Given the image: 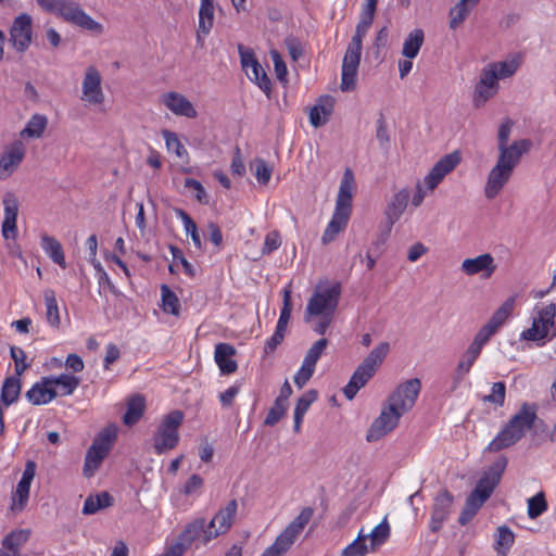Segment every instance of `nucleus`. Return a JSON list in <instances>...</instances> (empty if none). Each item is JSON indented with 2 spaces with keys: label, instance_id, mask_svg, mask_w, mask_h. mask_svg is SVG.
Listing matches in <instances>:
<instances>
[{
  "label": "nucleus",
  "instance_id": "obj_19",
  "mask_svg": "<svg viewBox=\"0 0 556 556\" xmlns=\"http://www.w3.org/2000/svg\"><path fill=\"white\" fill-rule=\"evenodd\" d=\"M238 504L236 500L228 502L226 507L220 508L214 518L208 522L211 531L206 539H214L220 534L226 533L232 526L233 519L237 514Z\"/></svg>",
  "mask_w": 556,
  "mask_h": 556
},
{
  "label": "nucleus",
  "instance_id": "obj_27",
  "mask_svg": "<svg viewBox=\"0 0 556 556\" xmlns=\"http://www.w3.org/2000/svg\"><path fill=\"white\" fill-rule=\"evenodd\" d=\"M355 187L354 174L350 168L343 173L339 192L336 200V208L344 210L352 213L353 191Z\"/></svg>",
  "mask_w": 556,
  "mask_h": 556
},
{
  "label": "nucleus",
  "instance_id": "obj_56",
  "mask_svg": "<svg viewBox=\"0 0 556 556\" xmlns=\"http://www.w3.org/2000/svg\"><path fill=\"white\" fill-rule=\"evenodd\" d=\"M288 403L275 400L265 417L264 424L269 427L275 426L286 415Z\"/></svg>",
  "mask_w": 556,
  "mask_h": 556
},
{
  "label": "nucleus",
  "instance_id": "obj_46",
  "mask_svg": "<svg viewBox=\"0 0 556 556\" xmlns=\"http://www.w3.org/2000/svg\"><path fill=\"white\" fill-rule=\"evenodd\" d=\"M43 296H45V303H46V307H47V312H46L47 321L52 327H59L60 314H59V307H58L55 293L53 290H46Z\"/></svg>",
  "mask_w": 556,
  "mask_h": 556
},
{
  "label": "nucleus",
  "instance_id": "obj_51",
  "mask_svg": "<svg viewBox=\"0 0 556 556\" xmlns=\"http://www.w3.org/2000/svg\"><path fill=\"white\" fill-rule=\"evenodd\" d=\"M513 307L514 300H507L500 308L496 309V312L492 315V317L486 324L497 331L510 315Z\"/></svg>",
  "mask_w": 556,
  "mask_h": 556
},
{
  "label": "nucleus",
  "instance_id": "obj_54",
  "mask_svg": "<svg viewBox=\"0 0 556 556\" xmlns=\"http://www.w3.org/2000/svg\"><path fill=\"white\" fill-rule=\"evenodd\" d=\"M328 343V340L325 338L317 340L306 352L303 362L315 367L318 359L327 349Z\"/></svg>",
  "mask_w": 556,
  "mask_h": 556
},
{
  "label": "nucleus",
  "instance_id": "obj_32",
  "mask_svg": "<svg viewBox=\"0 0 556 556\" xmlns=\"http://www.w3.org/2000/svg\"><path fill=\"white\" fill-rule=\"evenodd\" d=\"M25 155V148L22 141H14L0 159V168L5 172L14 170Z\"/></svg>",
  "mask_w": 556,
  "mask_h": 556
},
{
  "label": "nucleus",
  "instance_id": "obj_48",
  "mask_svg": "<svg viewBox=\"0 0 556 556\" xmlns=\"http://www.w3.org/2000/svg\"><path fill=\"white\" fill-rule=\"evenodd\" d=\"M47 127V117L43 115L35 114L27 123L26 127L22 130V136L29 138H39Z\"/></svg>",
  "mask_w": 556,
  "mask_h": 556
},
{
  "label": "nucleus",
  "instance_id": "obj_62",
  "mask_svg": "<svg viewBox=\"0 0 556 556\" xmlns=\"http://www.w3.org/2000/svg\"><path fill=\"white\" fill-rule=\"evenodd\" d=\"M162 136L165 140L166 147L169 151H173L177 156H181L184 153H186V149L180 142L178 136L170 131V130H163Z\"/></svg>",
  "mask_w": 556,
  "mask_h": 556
},
{
  "label": "nucleus",
  "instance_id": "obj_53",
  "mask_svg": "<svg viewBox=\"0 0 556 556\" xmlns=\"http://www.w3.org/2000/svg\"><path fill=\"white\" fill-rule=\"evenodd\" d=\"M314 515L312 507H304L300 514L288 525V529L300 535Z\"/></svg>",
  "mask_w": 556,
  "mask_h": 556
},
{
  "label": "nucleus",
  "instance_id": "obj_23",
  "mask_svg": "<svg viewBox=\"0 0 556 556\" xmlns=\"http://www.w3.org/2000/svg\"><path fill=\"white\" fill-rule=\"evenodd\" d=\"M377 2L378 0H366L359 16V22L355 28V34L349 45L363 48V39L367 35L375 18Z\"/></svg>",
  "mask_w": 556,
  "mask_h": 556
},
{
  "label": "nucleus",
  "instance_id": "obj_13",
  "mask_svg": "<svg viewBox=\"0 0 556 556\" xmlns=\"http://www.w3.org/2000/svg\"><path fill=\"white\" fill-rule=\"evenodd\" d=\"M31 16L26 13H22L18 16H16L12 23V26L10 28L9 42L17 52L23 53L29 48L31 43Z\"/></svg>",
  "mask_w": 556,
  "mask_h": 556
},
{
  "label": "nucleus",
  "instance_id": "obj_41",
  "mask_svg": "<svg viewBox=\"0 0 556 556\" xmlns=\"http://www.w3.org/2000/svg\"><path fill=\"white\" fill-rule=\"evenodd\" d=\"M366 540H370V551L375 552L379 546L384 544L390 536V526L387 519L377 525L370 533H365Z\"/></svg>",
  "mask_w": 556,
  "mask_h": 556
},
{
  "label": "nucleus",
  "instance_id": "obj_58",
  "mask_svg": "<svg viewBox=\"0 0 556 556\" xmlns=\"http://www.w3.org/2000/svg\"><path fill=\"white\" fill-rule=\"evenodd\" d=\"M318 392L314 389L306 391L302 396H300L296 401L294 407V415L302 416L306 414L309 406L317 400Z\"/></svg>",
  "mask_w": 556,
  "mask_h": 556
},
{
  "label": "nucleus",
  "instance_id": "obj_44",
  "mask_svg": "<svg viewBox=\"0 0 556 556\" xmlns=\"http://www.w3.org/2000/svg\"><path fill=\"white\" fill-rule=\"evenodd\" d=\"M31 482L20 480L16 485V490L12 497V506L11 509L14 511H21L24 509L28 502L29 491H30Z\"/></svg>",
  "mask_w": 556,
  "mask_h": 556
},
{
  "label": "nucleus",
  "instance_id": "obj_1",
  "mask_svg": "<svg viewBox=\"0 0 556 556\" xmlns=\"http://www.w3.org/2000/svg\"><path fill=\"white\" fill-rule=\"evenodd\" d=\"M535 404L522 403L519 410L510 417L504 428L489 443L485 451L496 453L520 441L525 433L534 426L538 419Z\"/></svg>",
  "mask_w": 556,
  "mask_h": 556
},
{
  "label": "nucleus",
  "instance_id": "obj_21",
  "mask_svg": "<svg viewBox=\"0 0 556 556\" xmlns=\"http://www.w3.org/2000/svg\"><path fill=\"white\" fill-rule=\"evenodd\" d=\"M460 269L468 276L481 274L483 278H490L496 269L494 257L490 253L480 254L477 257L463 261Z\"/></svg>",
  "mask_w": 556,
  "mask_h": 556
},
{
  "label": "nucleus",
  "instance_id": "obj_22",
  "mask_svg": "<svg viewBox=\"0 0 556 556\" xmlns=\"http://www.w3.org/2000/svg\"><path fill=\"white\" fill-rule=\"evenodd\" d=\"M4 219L2 223V236L5 239H14L17 235L16 219L18 214V200L12 192L3 197Z\"/></svg>",
  "mask_w": 556,
  "mask_h": 556
},
{
  "label": "nucleus",
  "instance_id": "obj_34",
  "mask_svg": "<svg viewBox=\"0 0 556 556\" xmlns=\"http://www.w3.org/2000/svg\"><path fill=\"white\" fill-rule=\"evenodd\" d=\"M146 409V401L141 395H134L127 402V409L123 421L127 426H132L139 421Z\"/></svg>",
  "mask_w": 556,
  "mask_h": 556
},
{
  "label": "nucleus",
  "instance_id": "obj_33",
  "mask_svg": "<svg viewBox=\"0 0 556 556\" xmlns=\"http://www.w3.org/2000/svg\"><path fill=\"white\" fill-rule=\"evenodd\" d=\"M425 41V33L420 28L412 30L403 42L402 54L406 59H415Z\"/></svg>",
  "mask_w": 556,
  "mask_h": 556
},
{
  "label": "nucleus",
  "instance_id": "obj_29",
  "mask_svg": "<svg viewBox=\"0 0 556 556\" xmlns=\"http://www.w3.org/2000/svg\"><path fill=\"white\" fill-rule=\"evenodd\" d=\"M214 25V3L213 0H201L199 10V25L197 31V41L203 45L202 36H207Z\"/></svg>",
  "mask_w": 556,
  "mask_h": 556
},
{
  "label": "nucleus",
  "instance_id": "obj_4",
  "mask_svg": "<svg viewBox=\"0 0 556 556\" xmlns=\"http://www.w3.org/2000/svg\"><path fill=\"white\" fill-rule=\"evenodd\" d=\"M521 157L498 155L495 165L490 169L484 185V197L495 199L513 177Z\"/></svg>",
  "mask_w": 556,
  "mask_h": 556
},
{
  "label": "nucleus",
  "instance_id": "obj_16",
  "mask_svg": "<svg viewBox=\"0 0 556 556\" xmlns=\"http://www.w3.org/2000/svg\"><path fill=\"white\" fill-rule=\"evenodd\" d=\"M454 496L446 489L441 490L433 501L431 518L429 522V528L432 532H438L441 530L443 523L448 519L452 507H453Z\"/></svg>",
  "mask_w": 556,
  "mask_h": 556
},
{
  "label": "nucleus",
  "instance_id": "obj_63",
  "mask_svg": "<svg viewBox=\"0 0 556 556\" xmlns=\"http://www.w3.org/2000/svg\"><path fill=\"white\" fill-rule=\"evenodd\" d=\"M10 354L15 363V375L21 376L29 367V365L25 363L26 353L21 348L11 346Z\"/></svg>",
  "mask_w": 556,
  "mask_h": 556
},
{
  "label": "nucleus",
  "instance_id": "obj_20",
  "mask_svg": "<svg viewBox=\"0 0 556 556\" xmlns=\"http://www.w3.org/2000/svg\"><path fill=\"white\" fill-rule=\"evenodd\" d=\"M211 531L208 523L204 518H197L188 523L185 530L180 533L178 541L175 544H182L185 552L193 543L199 541L201 544H207L212 539H206Z\"/></svg>",
  "mask_w": 556,
  "mask_h": 556
},
{
  "label": "nucleus",
  "instance_id": "obj_30",
  "mask_svg": "<svg viewBox=\"0 0 556 556\" xmlns=\"http://www.w3.org/2000/svg\"><path fill=\"white\" fill-rule=\"evenodd\" d=\"M350 216L351 212L334 207L331 220L327 225L321 237V241L324 244H328L334 240L337 235L346 227Z\"/></svg>",
  "mask_w": 556,
  "mask_h": 556
},
{
  "label": "nucleus",
  "instance_id": "obj_25",
  "mask_svg": "<svg viewBox=\"0 0 556 556\" xmlns=\"http://www.w3.org/2000/svg\"><path fill=\"white\" fill-rule=\"evenodd\" d=\"M58 396V390L52 387L50 377H43L36 382L27 392L26 399L33 405H42L51 402Z\"/></svg>",
  "mask_w": 556,
  "mask_h": 556
},
{
  "label": "nucleus",
  "instance_id": "obj_42",
  "mask_svg": "<svg viewBox=\"0 0 556 556\" xmlns=\"http://www.w3.org/2000/svg\"><path fill=\"white\" fill-rule=\"evenodd\" d=\"M175 214L178 218L181 219L185 231L187 235L191 237L194 247L199 250H202L203 244L200 238V233L198 231V226L194 223V220L182 208H175Z\"/></svg>",
  "mask_w": 556,
  "mask_h": 556
},
{
  "label": "nucleus",
  "instance_id": "obj_38",
  "mask_svg": "<svg viewBox=\"0 0 556 556\" xmlns=\"http://www.w3.org/2000/svg\"><path fill=\"white\" fill-rule=\"evenodd\" d=\"M30 531L27 529H18L7 534L2 540V547L5 551H20L29 540Z\"/></svg>",
  "mask_w": 556,
  "mask_h": 556
},
{
  "label": "nucleus",
  "instance_id": "obj_37",
  "mask_svg": "<svg viewBox=\"0 0 556 556\" xmlns=\"http://www.w3.org/2000/svg\"><path fill=\"white\" fill-rule=\"evenodd\" d=\"M478 2L479 0H459L450 11V27L456 29Z\"/></svg>",
  "mask_w": 556,
  "mask_h": 556
},
{
  "label": "nucleus",
  "instance_id": "obj_9",
  "mask_svg": "<svg viewBox=\"0 0 556 556\" xmlns=\"http://www.w3.org/2000/svg\"><path fill=\"white\" fill-rule=\"evenodd\" d=\"M421 390V381L413 378L401 383L388 397L391 410L404 415L413 408Z\"/></svg>",
  "mask_w": 556,
  "mask_h": 556
},
{
  "label": "nucleus",
  "instance_id": "obj_61",
  "mask_svg": "<svg viewBox=\"0 0 556 556\" xmlns=\"http://www.w3.org/2000/svg\"><path fill=\"white\" fill-rule=\"evenodd\" d=\"M476 359L470 356H467L466 353L463 354L460 361L457 364L455 376H454V387L456 389L457 384L463 380V378L470 371L472 365Z\"/></svg>",
  "mask_w": 556,
  "mask_h": 556
},
{
  "label": "nucleus",
  "instance_id": "obj_35",
  "mask_svg": "<svg viewBox=\"0 0 556 556\" xmlns=\"http://www.w3.org/2000/svg\"><path fill=\"white\" fill-rule=\"evenodd\" d=\"M113 505V497L109 492H101L96 495H89L85 500L83 514L84 515H93L101 509L110 507Z\"/></svg>",
  "mask_w": 556,
  "mask_h": 556
},
{
  "label": "nucleus",
  "instance_id": "obj_10",
  "mask_svg": "<svg viewBox=\"0 0 556 556\" xmlns=\"http://www.w3.org/2000/svg\"><path fill=\"white\" fill-rule=\"evenodd\" d=\"M241 66L249 79L255 83L260 89L269 94L271 83L263 66L258 63L252 49L238 45Z\"/></svg>",
  "mask_w": 556,
  "mask_h": 556
},
{
  "label": "nucleus",
  "instance_id": "obj_7",
  "mask_svg": "<svg viewBox=\"0 0 556 556\" xmlns=\"http://www.w3.org/2000/svg\"><path fill=\"white\" fill-rule=\"evenodd\" d=\"M556 304L549 303L538 308V316L534 317L531 328L521 333V338L529 341L544 340L548 336L556 337Z\"/></svg>",
  "mask_w": 556,
  "mask_h": 556
},
{
  "label": "nucleus",
  "instance_id": "obj_15",
  "mask_svg": "<svg viewBox=\"0 0 556 556\" xmlns=\"http://www.w3.org/2000/svg\"><path fill=\"white\" fill-rule=\"evenodd\" d=\"M401 416L397 410H391L390 404L388 403V406L383 407L379 417L371 424L366 440L368 442L380 440L399 425Z\"/></svg>",
  "mask_w": 556,
  "mask_h": 556
},
{
  "label": "nucleus",
  "instance_id": "obj_50",
  "mask_svg": "<svg viewBox=\"0 0 556 556\" xmlns=\"http://www.w3.org/2000/svg\"><path fill=\"white\" fill-rule=\"evenodd\" d=\"M292 312L291 291L283 290V304L280 316L276 326V330L286 332Z\"/></svg>",
  "mask_w": 556,
  "mask_h": 556
},
{
  "label": "nucleus",
  "instance_id": "obj_11",
  "mask_svg": "<svg viewBox=\"0 0 556 556\" xmlns=\"http://www.w3.org/2000/svg\"><path fill=\"white\" fill-rule=\"evenodd\" d=\"M513 126L514 122L509 118L500 125L497 134L498 155L522 157L530 150L532 142L529 139H519L509 143Z\"/></svg>",
  "mask_w": 556,
  "mask_h": 556
},
{
  "label": "nucleus",
  "instance_id": "obj_24",
  "mask_svg": "<svg viewBox=\"0 0 556 556\" xmlns=\"http://www.w3.org/2000/svg\"><path fill=\"white\" fill-rule=\"evenodd\" d=\"M162 103L175 115L195 118L198 112L193 104L181 93L170 91L162 96Z\"/></svg>",
  "mask_w": 556,
  "mask_h": 556
},
{
  "label": "nucleus",
  "instance_id": "obj_5",
  "mask_svg": "<svg viewBox=\"0 0 556 556\" xmlns=\"http://www.w3.org/2000/svg\"><path fill=\"white\" fill-rule=\"evenodd\" d=\"M340 295L341 286L338 282L317 288L306 305L305 321H309L314 315H334Z\"/></svg>",
  "mask_w": 556,
  "mask_h": 556
},
{
  "label": "nucleus",
  "instance_id": "obj_59",
  "mask_svg": "<svg viewBox=\"0 0 556 556\" xmlns=\"http://www.w3.org/2000/svg\"><path fill=\"white\" fill-rule=\"evenodd\" d=\"M488 65L490 66V68L495 71V74L498 77V79H505L513 76L518 68V63L514 60L490 63Z\"/></svg>",
  "mask_w": 556,
  "mask_h": 556
},
{
  "label": "nucleus",
  "instance_id": "obj_45",
  "mask_svg": "<svg viewBox=\"0 0 556 556\" xmlns=\"http://www.w3.org/2000/svg\"><path fill=\"white\" fill-rule=\"evenodd\" d=\"M331 113L332 104L330 102L326 104L317 103L309 111V123L316 128L320 127L328 122Z\"/></svg>",
  "mask_w": 556,
  "mask_h": 556
},
{
  "label": "nucleus",
  "instance_id": "obj_47",
  "mask_svg": "<svg viewBox=\"0 0 556 556\" xmlns=\"http://www.w3.org/2000/svg\"><path fill=\"white\" fill-rule=\"evenodd\" d=\"M161 295L163 311L174 316H178L180 311V303L177 295L166 285H162Z\"/></svg>",
  "mask_w": 556,
  "mask_h": 556
},
{
  "label": "nucleus",
  "instance_id": "obj_28",
  "mask_svg": "<svg viewBox=\"0 0 556 556\" xmlns=\"http://www.w3.org/2000/svg\"><path fill=\"white\" fill-rule=\"evenodd\" d=\"M236 354V349L228 343H218L215 346V362L219 367L223 375H230L238 368L237 362L232 359Z\"/></svg>",
  "mask_w": 556,
  "mask_h": 556
},
{
  "label": "nucleus",
  "instance_id": "obj_57",
  "mask_svg": "<svg viewBox=\"0 0 556 556\" xmlns=\"http://www.w3.org/2000/svg\"><path fill=\"white\" fill-rule=\"evenodd\" d=\"M251 168L260 184L266 185L269 181L273 169L266 161L263 159H255L251 164Z\"/></svg>",
  "mask_w": 556,
  "mask_h": 556
},
{
  "label": "nucleus",
  "instance_id": "obj_26",
  "mask_svg": "<svg viewBox=\"0 0 556 556\" xmlns=\"http://www.w3.org/2000/svg\"><path fill=\"white\" fill-rule=\"evenodd\" d=\"M408 189H402L396 192L389 202L386 210V218L388 223L387 233L391 231L392 226L400 219L409 200Z\"/></svg>",
  "mask_w": 556,
  "mask_h": 556
},
{
  "label": "nucleus",
  "instance_id": "obj_36",
  "mask_svg": "<svg viewBox=\"0 0 556 556\" xmlns=\"http://www.w3.org/2000/svg\"><path fill=\"white\" fill-rule=\"evenodd\" d=\"M41 248L55 264L60 265L62 268L66 267L62 245L55 238L43 235L41 237Z\"/></svg>",
  "mask_w": 556,
  "mask_h": 556
},
{
  "label": "nucleus",
  "instance_id": "obj_6",
  "mask_svg": "<svg viewBox=\"0 0 556 556\" xmlns=\"http://www.w3.org/2000/svg\"><path fill=\"white\" fill-rule=\"evenodd\" d=\"M115 439L116 431L111 428L103 429L94 438L85 456V464L83 468V473L85 477L90 478L94 475V472L101 466L103 459L111 451Z\"/></svg>",
  "mask_w": 556,
  "mask_h": 556
},
{
  "label": "nucleus",
  "instance_id": "obj_31",
  "mask_svg": "<svg viewBox=\"0 0 556 556\" xmlns=\"http://www.w3.org/2000/svg\"><path fill=\"white\" fill-rule=\"evenodd\" d=\"M298 536L299 535L286 528L261 556H282L290 549Z\"/></svg>",
  "mask_w": 556,
  "mask_h": 556
},
{
  "label": "nucleus",
  "instance_id": "obj_40",
  "mask_svg": "<svg viewBox=\"0 0 556 556\" xmlns=\"http://www.w3.org/2000/svg\"><path fill=\"white\" fill-rule=\"evenodd\" d=\"M49 377H50L52 387L55 389L56 388L60 389L58 391V395L73 394V392L77 389V387L79 386V382H80L79 378L72 376V375H66V374H61L58 377H54V376H49Z\"/></svg>",
  "mask_w": 556,
  "mask_h": 556
},
{
  "label": "nucleus",
  "instance_id": "obj_49",
  "mask_svg": "<svg viewBox=\"0 0 556 556\" xmlns=\"http://www.w3.org/2000/svg\"><path fill=\"white\" fill-rule=\"evenodd\" d=\"M368 552L369 547L366 544L365 532L362 529L357 538L342 551L341 556H365Z\"/></svg>",
  "mask_w": 556,
  "mask_h": 556
},
{
  "label": "nucleus",
  "instance_id": "obj_52",
  "mask_svg": "<svg viewBox=\"0 0 556 556\" xmlns=\"http://www.w3.org/2000/svg\"><path fill=\"white\" fill-rule=\"evenodd\" d=\"M547 510V502L543 492H539L528 500V516L535 519Z\"/></svg>",
  "mask_w": 556,
  "mask_h": 556
},
{
  "label": "nucleus",
  "instance_id": "obj_2",
  "mask_svg": "<svg viewBox=\"0 0 556 556\" xmlns=\"http://www.w3.org/2000/svg\"><path fill=\"white\" fill-rule=\"evenodd\" d=\"M389 351L390 344L388 342H381L363 359L353 372L349 383L343 389V393L348 400H353L357 392L372 378Z\"/></svg>",
  "mask_w": 556,
  "mask_h": 556
},
{
  "label": "nucleus",
  "instance_id": "obj_17",
  "mask_svg": "<svg viewBox=\"0 0 556 556\" xmlns=\"http://www.w3.org/2000/svg\"><path fill=\"white\" fill-rule=\"evenodd\" d=\"M101 83L102 78L99 71L94 66L87 67L81 85V100L89 104H102L104 102V93Z\"/></svg>",
  "mask_w": 556,
  "mask_h": 556
},
{
  "label": "nucleus",
  "instance_id": "obj_14",
  "mask_svg": "<svg viewBox=\"0 0 556 556\" xmlns=\"http://www.w3.org/2000/svg\"><path fill=\"white\" fill-rule=\"evenodd\" d=\"M362 48L349 45L342 62L341 90L351 91L356 86V75L361 62Z\"/></svg>",
  "mask_w": 556,
  "mask_h": 556
},
{
  "label": "nucleus",
  "instance_id": "obj_55",
  "mask_svg": "<svg viewBox=\"0 0 556 556\" xmlns=\"http://www.w3.org/2000/svg\"><path fill=\"white\" fill-rule=\"evenodd\" d=\"M497 93L496 90L482 85L481 83H477L473 90L472 103L476 108L483 106L486 101L492 99Z\"/></svg>",
  "mask_w": 556,
  "mask_h": 556
},
{
  "label": "nucleus",
  "instance_id": "obj_12",
  "mask_svg": "<svg viewBox=\"0 0 556 556\" xmlns=\"http://www.w3.org/2000/svg\"><path fill=\"white\" fill-rule=\"evenodd\" d=\"M507 463L508 460L505 456H500L488 468V470L484 471L483 476L479 479L471 492L486 501L500 483L502 476L507 467Z\"/></svg>",
  "mask_w": 556,
  "mask_h": 556
},
{
  "label": "nucleus",
  "instance_id": "obj_8",
  "mask_svg": "<svg viewBox=\"0 0 556 556\" xmlns=\"http://www.w3.org/2000/svg\"><path fill=\"white\" fill-rule=\"evenodd\" d=\"M56 15L62 17L65 22L96 35H101L104 30L102 24L94 21L81 9L79 3L73 0H61Z\"/></svg>",
  "mask_w": 556,
  "mask_h": 556
},
{
  "label": "nucleus",
  "instance_id": "obj_64",
  "mask_svg": "<svg viewBox=\"0 0 556 556\" xmlns=\"http://www.w3.org/2000/svg\"><path fill=\"white\" fill-rule=\"evenodd\" d=\"M314 371V366L307 365L306 363L303 362L301 368L294 376V383L296 384V387L299 389H302L312 378Z\"/></svg>",
  "mask_w": 556,
  "mask_h": 556
},
{
  "label": "nucleus",
  "instance_id": "obj_60",
  "mask_svg": "<svg viewBox=\"0 0 556 556\" xmlns=\"http://www.w3.org/2000/svg\"><path fill=\"white\" fill-rule=\"evenodd\" d=\"M506 395V386L504 382L498 381L493 383L491 393L483 397L484 402L492 403L496 406H503Z\"/></svg>",
  "mask_w": 556,
  "mask_h": 556
},
{
  "label": "nucleus",
  "instance_id": "obj_39",
  "mask_svg": "<svg viewBox=\"0 0 556 556\" xmlns=\"http://www.w3.org/2000/svg\"><path fill=\"white\" fill-rule=\"evenodd\" d=\"M21 392V379L20 376L8 377L2 386L1 401L5 406L13 404Z\"/></svg>",
  "mask_w": 556,
  "mask_h": 556
},
{
  "label": "nucleus",
  "instance_id": "obj_43",
  "mask_svg": "<svg viewBox=\"0 0 556 556\" xmlns=\"http://www.w3.org/2000/svg\"><path fill=\"white\" fill-rule=\"evenodd\" d=\"M514 541L515 535L513 531L506 526H501L497 528L494 548L498 555L506 556L507 552L514 544Z\"/></svg>",
  "mask_w": 556,
  "mask_h": 556
},
{
  "label": "nucleus",
  "instance_id": "obj_3",
  "mask_svg": "<svg viewBox=\"0 0 556 556\" xmlns=\"http://www.w3.org/2000/svg\"><path fill=\"white\" fill-rule=\"evenodd\" d=\"M181 410H173L165 415L153 434V450L162 455L174 450L179 443V427L184 421Z\"/></svg>",
  "mask_w": 556,
  "mask_h": 556
},
{
  "label": "nucleus",
  "instance_id": "obj_18",
  "mask_svg": "<svg viewBox=\"0 0 556 556\" xmlns=\"http://www.w3.org/2000/svg\"><path fill=\"white\" fill-rule=\"evenodd\" d=\"M460 162V156L457 152L446 154L440 159L431 168L429 174L425 177V184L429 190H433L450 174Z\"/></svg>",
  "mask_w": 556,
  "mask_h": 556
}]
</instances>
